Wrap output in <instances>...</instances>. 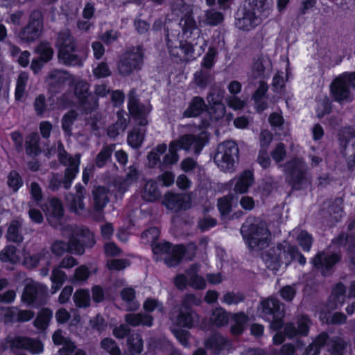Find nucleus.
<instances>
[{
  "label": "nucleus",
  "mask_w": 355,
  "mask_h": 355,
  "mask_svg": "<svg viewBox=\"0 0 355 355\" xmlns=\"http://www.w3.org/2000/svg\"><path fill=\"white\" fill-rule=\"evenodd\" d=\"M267 1H244L236 12V27L241 31L248 32L259 26L263 21L262 16L268 9Z\"/></svg>",
  "instance_id": "nucleus-1"
},
{
  "label": "nucleus",
  "mask_w": 355,
  "mask_h": 355,
  "mask_svg": "<svg viewBox=\"0 0 355 355\" xmlns=\"http://www.w3.org/2000/svg\"><path fill=\"white\" fill-rule=\"evenodd\" d=\"M262 318L270 322V328L277 332L272 337L273 344L282 345L286 336L279 330L284 326V310L282 309L283 304L277 298L270 297L260 303Z\"/></svg>",
  "instance_id": "nucleus-2"
},
{
  "label": "nucleus",
  "mask_w": 355,
  "mask_h": 355,
  "mask_svg": "<svg viewBox=\"0 0 355 355\" xmlns=\"http://www.w3.org/2000/svg\"><path fill=\"white\" fill-rule=\"evenodd\" d=\"M55 46L60 63L65 66L81 65L80 57L76 53L77 41L69 29L58 33Z\"/></svg>",
  "instance_id": "nucleus-3"
},
{
  "label": "nucleus",
  "mask_w": 355,
  "mask_h": 355,
  "mask_svg": "<svg viewBox=\"0 0 355 355\" xmlns=\"http://www.w3.org/2000/svg\"><path fill=\"white\" fill-rule=\"evenodd\" d=\"M145 49L143 45H136L128 47L121 55L118 62L119 73L123 76H127L135 71H139L144 65Z\"/></svg>",
  "instance_id": "nucleus-4"
},
{
  "label": "nucleus",
  "mask_w": 355,
  "mask_h": 355,
  "mask_svg": "<svg viewBox=\"0 0 355 355\" xmlns=\"http://www.w3.org/2000/svg\"><path fill=\"white\" fill-rule=\"evenodd\" d=\"M355 89V71L344 72L331 82L329 90L334 101L342 103L351 102L352 89Z\"/></svg>",
  "instance_id": "nucleus-5"
},
{
  "label": "nucleus",
  "mask_w": 355,
  "mask_h": 355,
  "mask_svg": "<svg viewBox=\"0 0 355 355\" xmlns=\"http://www.w3.org/2000/svg\"><path fill=\"white\" fill-rule=\"evenodd\" d=\"M241 234L251 250L263 248L268 244V229L261 223H245L241 228Z\"/></svg>",
  "instance_id": "nucleus-6"
},
{
  "label": "nucleus",
  "mask_w": 355,
  "mask_h": 355,
  "mask_svg": "<svg viewBox=\"0 0 355 355\" xmlns=\"http://www.w3.org/2000/svg\"><path fill=\"white\" fill-rule=\"evenodd\" d=\"M239 147L235 141H225L217 147L214 162L224 171L233 169L235 161L239 158Z\"/></svg>",
  "instance_id": "nucleus-7"
},
{
  "label": "nucleus",
  "mask_w": 355,
  "mask_h": 355,
  "mask_svg": "<svg viewBox=\"0 0 355 355\" xmlns=\"http://www.w3.org/2000/svg\"><path fill=\"white\" fill-rule=\"evenodd\" d=\"M48 288L37 282L27 283L21 294V300L28 307H40L46 302Z\"/></svg>",
  "instance_id": "nucleus-8"
},
{
  "label": "nucleus",
  "mask_w": 355,
  "mask_h": 355,
  "mask_svg": "<svg viewBox=\"0 0 355 355\" xmlns=\"http://www.w3.org/2000/svg\"><path fill=\"white\" fill-rule=\"evenodd\" d=\"M7 344L10 345V349L15 352V349H24L33 354H40L44 351V344L38 338L24 336H15L13 338L8 336L6 343H1V349L3 351L8 349Z\"/></svg>",
  "instance_id": "nucleus-9"
},
{
  "label": "nucleus",
  "mask_w": 355,
  "mask_h": 355,
  "mask_svg": "<svg viewBox=\"0 0 355 355\" xmlns=\"http://www.w3.org/2000/svg\"><path fill=\"white\" fill-rule=\"evenodd\" d=\"M284 171L286 181L293 189L300 190L306 182V169L301 159L294 157L286 162Z\"/></svg>",
  "instance_id": "nucleus-10"
},
{
  "label": "nucleus",
  "mask_w": 355,
  "mask_h": 355,
  "mask_svg": "<svg viewBox=\"0 0 355 355\" xmlns=\"http://www.w3.org/2000/svg\"><path fill=\"white\" fill-rule=\"evenodd\" d=\"M43 25L42 12L38 9L33 10L30 14L28 24L19 31V38L26 43L37 40L41 35Z\"/></svg>",
  "instance_id": "nucleus-11"
},
{
  "label": "nucleus",
  "mask_w": 355,
  "mask_h": 355,
  "mask_svg": "<svg viewBox=\"0 0 355 355\" xmlns=\"http://www.w3.org/2000/svg\"><path fill=\"white\" fill-rule=\"evenodd\" d=\"M340 254L333 252L325 253L324 251L318 252L311 259V263L313 268L320 271L323 277L332 275L335 266L341 261Z\"/></svg>",
  "instance_id": "nucleus-12"
},
{
  "label": "nucleus",
  "mask_w": 355,
  "mask_h": 355,
  "mask_svg": "<svg viewBox=\"0 0 355 355\" xmlns=\"http://www.w3.org/2000/svg\"><path fill=\"white\" fill-rule=\"evenodd\" d=\"M127 107L131 116L136 121H138V125L140 126H146L148 121L147 116L150 110H148L146 106L141 103L139 98L132 90L128 96Z\"/></svg>",
  "instance_id": "nucleus-13"
},
{
  "label": "nucleus",
  "mask_w": 355,
  "mask_h": 355,
  "mask_svg": "<svg viewBox=\"0 0 355 355\" xmlns=\"http://www.w3.org/2000/svg\"><path fill=\"white\" fill-rule=\"evenodd\" d=\"M127 107L131 116L136 121H138V125L140 126H146L148 121L147 116L150 110H148L146 106L141 103L139 98L132 90L128 96Z\"/></svg>",
  "instance_id": "nucleus-14"
},
{
  "label": "nucleus",
  "mask_w": 355,
  "mask_h": 355,
  "mask_svg": "<svg viewBox=\"0 0 355 355\" xmlns=\"http://www.w3.org/2000/svg\"><path fill=\"white\" fill-rule=\"evenodd\" d=\"M287 246L284 243H278L276 247L268 250L264 256V260L269 269L277 270L283 264L286 266Z\"/></svg>",
  "instance_id": "nucleus-15"
},
{
  "label": "nucleus",
  "mask_w": 355,
  "mask_h": 355,
  "mask_svg": "<svg viewBox=\"0 0 355 355\" xmlns=\"http://www.w3.org/2000/svg\"><path fill=\"white\" fill-rule=\"evenodd\" d=\"M332 243L346 250L349 258L348 268L355 273V238L344 234L338 235L332 240Z\"/></svg>",
  "instance_id": "nucleus-16"
},
{
  "label": "nucleus",
  "mask_w": 355,
  "mask_h": 355,
  "mask_svg": "<svg viewBox=\"0 0 355 355\" xmlns=\"http://www.w3.org/2000/svg\"><path fill=\"white\" fill-rule=\"evenodd\" d=\"M49 90L53 94L61 92L69 80V73L66 71L53 69L48 75Z\"/></svg>",
  "instance_id": "nucleus-17"
},
{
  "label": "nucleus",
  "mask_w": 355,
  "mask_h": 355,
  "mask_svg": "<svg viewBox=\"0 0 355 355\" xmlns=\"http://www.w3.org/2000/svg\"><path fill=\"white\" fill-rule=\"evenodd\" d=\"M199 315L193 309L180 307L176 317L177 324L180 327L192 329L197 326Z\"/></svg>",
  "instance_id": "nucleus-18"
},
{
  "label": "nucleus",
  "mask_w": 355,
  "mask_h": 355,
  "mask_svg": "<svg viewBox=\"0 0 355 355\" xmlns=\"http://www.w3.org/2000/svg\"><path fill=\"white\" fill-rule=\"evenodd\" d=\"M170 248L169 252H168L164 261L168 267L171 268L180 263L187 250L183 244L174 245L172 243V247Z\"/></svg>",
  "instance_id": "nucleus-19"
},
{
  "label": "nucleus",
  "mask_w": 355,
  "mask_h": 355,
  "mask_svg": "<svg viewBox=\"0 0 355 355\" xmlns=\"http://www.w3.org/2000/svg\"><path fill=\"white\" fill-rule=\"evenodd\" d=\"M207 109L204 98L197 96L191 98L188 107L183 112V116L185 118H196L203 114Z\"/></svg>",
  "instance_id": "nucleus-20"
},
{
  "label": "nucleus",
  "mask_w": 355,
  "mask_h": 355,
  "mask_svg": "<svg viewBox=\"0 0 355 355\" xmlns=\"http://www.w3.org/2000/svg\"><path fill=\"white\" fill-rule=\"evenodd\" d=\"M80 159L79 156L75 157H69V163L67 168L64 171L63 178V187L66 189H69L79 172V166Z\"/></svg>",
  "instance_id": "nucleus-21"
},
{
  "label": "nucleus",
  "mask_w": 355,
  "mask_h": 355,
  "mask_svg": "<svg viewBox=\"0 0 355 355\" xmlns=\"http://www.w3.org/2000/svg\"><path fill=\"white\" fill-rule=\"evenodd\" d=\"M109 190L104 186H98L92 190L94 209L96 211H101L109 202Z\"/></svg>",
  "instance_id": "nucleus-22"
},
{
  "label": "nucleus",
  "mask_w": 355,
  "mask_h": 355,
  "mask_svg": "<svg viewBox=\"0 0 355 355\" xmlns=\"http://www.w3.org/2000/svg\"><path fill=\"white\" fill-rule=\"evenodd\" d=\"M162 203L168 209L178 211L185 209L186 200L180 193L168 192L164 195Z\"/></svg>",
  "instance_id": "nucleus-23"
},
{
  "label": "nucleus",
  "mask_w": 355,
  "mask_h": 355,
  "mask_svg": "<svg viewBox=\"0 0 355 355\" xmlns=\"http://www.w3.org/2000/svg\"><path fill=\"white\" fill-rule=\"evenodd\" d=\"M230 345V340L219 333L211 335L205 341V346L207 349L214 350L218 353Z\"/></svg>",
  "instance_id": "nucleus-24"
},
{
  "label": "nucleus",
  "mask_w": 355,
  "mask_h": 355,
  "mask_svg": "<svg viewBox=\"0 0 355 355\" xmlns=\"http://www.w3.org/2000/svg\"><path fill=\"white\" fill-rule=\"evenodd\" d=\"M254 180L253 171L245 170L238 178L234 187V191L235 193L241 194L247 193L249 187L253 184Z\"/></svg>",
  "instance_id": "nucleus-25"
},
{
  "label": "nucleus",
  "mask_w": 355,
  "mask_h": 355,
  "mask_svg": "<svg viewBox=\"0 0 355 355\" xmlns=\"http://www.w3.org/2000/svg\"><path fill=\"white\" fill-rule=\"evenodd\" d=\"M40 138L37 132H33L28 134L25 140V150L28 155L37 157L42 153L40 146Z\"/></svg>",
  "instance_id": "nucleus-26"
},
{
  "label": "nucleus",
  "mask_w": 355,
  "mask_h": 355,
  "mask_svg": "<svg viewBox=\"0 0 355 355\" xmlns=\"http://www.w3.org/2000/svg\"><path fill=\"white\" fill-rule=\"evenodd\" d=\"M49 103V110H63L70 107L73 105V101L67 93H63L60 96L55 98L53 95L49 96L47 99Z\"/></svg>",
  "instance_id": "nucleus-27"
},
{
  "label": "nucleus",
  "mask_w": 355,
  "mask_h": 355,
  "mask_svg": "<svg viewBox=\"0 0 355 355\" xmlns=\"http://www.w3.org/2000/svg\"><path fill=\"white\" fill-rule=\"evenodd\" d=\"M21 223L17 220H12L7 229L6 238L8 241L19 244L23 242L24 236L20 232Z\"/></svg>",
  "instance_id": "nucleus-28"
},
{
  "label": "nucleus",
  "mask_w": 355,
  "mask_h": 355,
  "mask_svg": "<svg viewBox=\"0 0 355 355\" xmlns=\"http://www.w3.org/2000/svg\"><path fill=\"white\" fill-rule=\"evenodd\" d=\"M73 300L78 309H85L91 305V295L89 289L78 288L73 295Z\"/></svg>",
  "instance_id": "nucleus-29"
},
{
  "label": "nucleus",
  "mask_w": 355,
  "mask_h": 355,
  "mask_svg": "<svg viewBox=\"0 0 355 355\" xmlns=\"http://www.w3.org/2000/svg\"><path fill=\"white\" fill-rule=\"evenodd\" d=\"M115 148L116 145L114 144L104 145L102 147L101 150L95 157V165L97 168H102L107 164L108 161L111 159L112 155Z\"/></svg>",
  "instance_id": "nucleus-30"
},
{
  "label": "nucleus",
  "mask_w": 355,
  "mask_h": 355,
  "mask_svg": "<svg viewBox=\"0 0 355 355\" xmlns=\"http://www.w3.org/2000/svg\"><path fill=\"white\" fill-rule=\"evenodd\" d=\"M161 197V192L158 188L156 181L150 180L146 182L144 186V190L142 198L144 200L148 202H155Z\"/></svg>",
  "instance_id": "nucleus-31"
},
{
  "label": "nucleus",
  "mask_w": 355,
  "mask_h": 355,
  "mask_svg": "<svg viewBox=\"0 0 355 355\" xmlns=\"http://www.w3.org/2000/svg\"><path fill=\"white\" fill-rule=\"evenodd\" d=\"M67 279V275L66 272L62 270L59 267L55 266L52 270L51 275V293L53 294L58 292L62 288Z\"/></svg>",
  "instance_id": "nucleus-32"
},
{
  "label": "nucleus",
  "mask_w": 355,
  "mask_h": 355,
  "mask_svg": "<svg viewBox=\"0 0 355 355\" xmlns=\"http://www.w3.org/2000/svg\"><path fill=\"white\" fill-rule=\"evenodd\" d=\"M229 322V313L225 309L219 306L213 310L210 316V322L218 328L225 327Z\"/></svg>",
  "instance_id": "nucleus-33"
},
{
  "label": "nucleus",
  "mask_w": 355,
  "mask_h": 355,
  "mask_svg": "<svg viewBox=\"0 0 355 355\" xmlns=\"http://www.w3.org/2000/svg\"><path fill=\"white\" fill-rule=\"evenodd\" d=\"M52 318V310L49 308H42L38 312L37 317L33 322V324L40 330H45L48 328Z\"/></svg>",
  "instance_id": "nucleus-34"
},
{
  "label": "nucleus",
  "mask_w": 355,
  "mask_h": 355,
  "mask_svg": "<svg viewBox=\"0 0 355 355\" xmlns=\"http://www.w3.org/2000/svg\"><path fill=\"white\" fill-rule=\"evenodd\" d=\"M347 343L340 336L331 337L327 351L331 355H343L347 349Z\"/></svg>",
  "instance_id": "nucleus-35"
},
{
  "label": "nucleus",
  "mask_w": 355,
  "mask_h": 355,
  "mask_svg": "<svg viewBox=\"0 0 355 355\" xmlns=\"http://www.w3.org/2000/svg\"><path fill=\"white\" fill-rule=\"evenodd\" d=\"M78 114L74 110L66 112L61 120V126L65 135L70 137L72 135L73 125Z\"/></svg>",
  "instance_id": "nucleus-36"
},
{
  "label": "nucleus",
  "mask_w": 355,
  "mask_h": 355,
  "mask_svg": "<svg viewBox=\"0 0 355 355\" xmlns=\"http://www.w3.org/2000/svg\"><path fill=\"white\" fill-rule=\"evenodd\" d=\"M89 85L86 81H78L74 86V95L80 105H84L88 100Z\"/></svg>",
  "instance_id": "nucleus-37"
},
{
  "label": "nucleus",
  "mask_w": 355,
  "mask_h": 355,
  "mask_svg": "<svg viewBox=\"0 0 355 355\" xmlns=\"http://www.w3.org/2000/svg\"><path fill=\"white\" fill-rule=\"evenodd\" d=\"M35 52L46 63L52 60L54 55L53 49L48 41L40 42L37 45Z\"/></svg>",
  "instance_id": "nucleus-38"
},
{
  "label": "nucleus",
  "mask_w": 355,
  "mask_h": 355,
  "mask_svg": "<svg viewBox=\"0 0 355 355\" xmlns=\"http://www.w3.org/2000/svg\"><path fill=\"white\" fill-rule=\"evenodd\" d=\"M234 200V196L230 193L218 199L217 208L222 217H225L232 212Z\"/></svg>",
  "instance_id": "nucleus-39"
},
{
  "label": "nucleus",
  "mask_w": 355,
  "mask_h": 355,
  "mask_svg": "<svg viewBox=\"0 0 355 355\" xmlns=\"http://www.w3.org/2000/svg\"><path fill=\"white\" fill-rule=\"evenodd\" d=\"M288 259H286V266L290 265L292 261H297L299 264L304 266L306 263V259L302 254L298 248L295 245L288 244L287 246Z\"/></svg>",
  "instance_id": "nucleus-40"
},
{
  "label": "nucleus",
  "mask_w": 355,
  "mask_h": 355,
  "mask_svg": "<svg viewBox=\"0 0 355 355\" xmlns=\"http://www.w3.org/2000/svg\"><path fill=\"white\" fill-rule=\"evenodd\" d=\"M127 345L130 352L132 354H139L144 349V341L139 334L130 335L127 338Z\"/></svg>",
  "instance_id": "nucleus-41"
},
{
  "label": "nucleus",
  "mask_w": 355,
  "mask_h": 355,
  "mask_svg": "<svg viewBox=\"0 0 355 355\" xmlns=\"http://www.w3.org/2000/svg\"><path fill=\"white\" fill-rule=\"evenodd\" d=\"M120 295L122 300L129 305V311H135L139 308L138 303L134 302L136 297V292L133 288L126 287L123 288Z\"/></svg>",
  "instance_id": "nucleus-42"
},
{
  "label": "nucleus",
  "mask_w": 355,
  "mask_h": 355,
  "mask_svg": "<svg viewBox=\"0 0 355 355\" xmlns=\"http://www.w3.org/2000/svg\"><path fill=\"white\" fill-rule=\"evenodd\" d=\"M33 107L35 114L39 117H44L47 112H51L49 110V103L47 104L46 99L44 94H39L33 102Z\"/></svg>",
  "instance_id": "nucleus-43"
},
{
  "label": "nucleus",
  "mask_w": 355,
  "mask_h": 355,
  "mask_svg": "<svg viewBox=\"0 0 355 355\" xmlns=\"http://www.w3.org/2000/svg\"><path fill=\"white\" fill-rule=\"evenodd\" d=\"M144 137V133L139 128H134L128 135V144L132 148L137 149L141 146Z\"/></svg>",
  "instance_id": "nucleus-44"
},
{
  "label": "nucleus",
  "mask_w": 355,
  "mask_h": 355,
  "mask_svg": "<svg viewBox=\"0 0 355 355\" xmlns=\"http://www.w3.org/2000/svg\"><path fill=\"white\" fill-rule=\"evenodd\" d=\"M8 187L15 193L17 192L24 185V181L19 173L15 170H12L7 178Z\"/></svg>",
  "instance_id": "nucleus-45"
},
{
  "label": "nucleus",
  "mask_w": 355,
  "mask_h": 355,
  "mask_svg": "<svg viewBox=\"0 0 355 355\" xmlns=\"http://www.w3.org/2000/svg\"><path fill=\"white\" fill-rule=\"evenodd\" d=\"M51 207L50 216L52 218L61 219L64 216V207L62 201L56 198L53 197L49 201Z\"/></svg>",
  "instance_id": "nucleus-46"
},
{
  "label": "nucleus",
  "mask_w": 355,
  "mask_h": 355,
  "mask_svg": "<svg viewBox=\"0 0 355 355\" xmlns=\"http://www.w3.org/2000/svg\"><path fill=\"white\" fill-rule=\"evenodd\" d=\"M78 237L79 236L72 235L69 236L68 244L69 252H75L78 255H81L85 252V248L86 246L82 240H80Z\"/></svg>",
  "instance_id": "nucleus-47"
},
{
  "label": "nucleus",
  "mask_w": 355,
  "mask_h": 355,
  "mask_svg": "<svg viewBox=\"0 0 355 355\" xmlns=\"http://www.w3.org/2000/svg\"><path fill=\"white\" fill-rule=\"evenodd\" d=\"M46 254H48V251L42 249L37 253L25 257L24 264L30 268H35L39 266L40 261L46 258Z\"/></svg>",
  "instance_id": "nucleus-48"
},
{
  "label": "nucleus",
  "mask_w": 355,
  "mask_h": 355,
  "mask_svg": "<svg viewBox=\"0 0 355 355\" xmlns=\"http://www.w3.org/2000/svg\"><path fill=\"white\" fill-rule=\"evenodd\" d=\"M91 275L89 269L85 265H81L75 269L74 274L71 278L73 283L86 282Z\"/></svg>",
  "instance_id": "nucleus-49"
},
{
  "label": "nucleus",
  "mask_w": 355,
  "mask_h": 355,
  "mask_svg": "<svg viewBox=\"0 0 355 355\" xmlns=\"http://www.w3.org/2000/svg\"><path fill=\"white\" fill-rule=\"evenodd\" d=\"M297 241L304 252H309L313 243V237L306 230H302L297 237Z\"/></svg>",
  "instance_id": "nucleus-50"
},
{
  "label": "nucleus",
  "mask_w": 355,
  "mask_h": 355,
  "mask_svg": "<svg viewBox=\"0 0 355 355\" xmlns=\"http://www.w3.org/2000/svg\"><path fill=\"white\" fill-rule=\"evenodd\" d=\"M181 21H183L182 33L184 35H191L194 30L197 29L196 20L191 14L187 13L182 18Z\"/></svg>",
  "instance_id": "nucleus-51"
},
{
  "label": "nucleus",
  "mask_w": 355,
  "mask_h": 355,
  "mask_svg": "<svg viewBox=\"0 0 355 355\" xmlns=\"http://www.w3.org/2000/svg\"><path fill=\"white\" fill-rule=\"evenodd\" d=\"M130 262L127 259H112L108 260L106 263V267L110 270L121 271L129 266Z\"/></svg>",
  "instance_id": "nucleus-52"
},
{
  "label": "nucleus",
  "mask_w": 355,
  "mask_h": 355,
  "mask_svg": "<svg viewBox=\"0 0 355 355\" xmlns=\"http://www.w3.org/2000/svg\"><path fill=\"white\" fill-rule=\"evenodd\" d=\"M311 320L306 315H302L297 321V330L298 336H306L309 333Z\"/></svg>",
  "instance_id": "nucleus-53"
},
{
  "label": "nucleus",
  "mask_w": 355,
  "mask_h": 355,
  "mask_svg": "<svg viewBox=\"0 0 355 355\" xmlns=\"http://www.w3.org/2000/svg\"><path fill=\"white\" fill-rule=\"evenodd\" d=\"M17 248L10 245L4 248L0 252V260L6 263H14L16 257Z\"/></svg>",
  "instance_id": "nucleus-54"
},
{
  "label": "nucleus",
  "mask_w": 355,
  "mask_h": 355,
  "mask_svg": "<svg viewBox=\"0 0 355 355\" xmlns=\"http://www.w3.org/2000/svg\"><path fill=\"white\" fill-rule=\"evenodd\" d=\"M217 54L218 52L216 48L213 46L209 47L207 52L202 60L201 64L202 67L207 69H211L215 64V59Z\"/></svg>",
  "instance_id": "nucleus-55"
},
{
  "label": "nucleus",
  "mask_w": 355,
  "mask_h": 355,
  "mask_svg": "<svg viewBox=\"0 0 355 355\" xmlns=\"http://www.w3.org/2000/svg\"><path fill=\"white\" fill-rule=\"evenodd\" d=\"M77 236L83 239L82 241L85 243L86 248H91L94 246L96 240L94 234L87 227L80 229Z\"/></svg>",
  "instance_id": "nucleus-56"
},
{
  "label": "nucleus",
  "mask_w": 355,
  "mask_h": 355,
  "mask_svg": "<svg viewBox=\"0 0 355 355\" xmlns=\"http://www.w3.org/2000/svg\"><path fill=\"white\" fill-rule=\"evenodd\" d=\"M94 77L97 79L107 78L111 76L112 72L107 63L101 62L92 70Z\"/></svg>",
  "instance_id": "nucleus-57"
},
{
  "label": "nucleus",
  "mask_w": 355,
  "mask_h": 355,
  "mask_svg": "<svg viewBox=\"0 0 355 355\" xmlns=\"http://www.w3.org/2000/svg\"><path fill=\"white\" fill-rule=\"evenodd\" d=\"M171 331L178 341L183 347H187L189 346L191 334L188 330L175 328L173 329Z\"/></svg>",
  "instance_id": "nucleus-58"
},
{
  "label": "nucleus",
  "mask_w": 355,
  "mask_h": 355,
  "mask_svg": "<svg viewBox=\"0 0 355 355\" xmlns=\"http://www.w3.org/2000/svg\"><path fill=\"white\" fill-rule=\"evenodd\" d=\"M140 175L141 172L135 164L130 165L128 167V172L126 173L123 182L128 185H131L139 180Z\"/></svg>",
  "instance_id": "nucleus-59"
},
{
  "label": "nucleus",
  "mask_w": 355,
  "mask_h": 355,
  "mask_svg": "<svg viewBox=\"0 0 355 355\" xmlns=\"http://www.w3.org/2000/svg\"><path fill=\"white\" fill-rule=\"evenodd\" d=\"M245 299V297L242 293L227 292L223 295V302L227 305L238 304L240 302H243Z\"/></svg>",
  "instance_id": "nucleus-60"
},
{
  "label": "nucleus",
  "mask_w": 355,
  "mask_h": 355,
  "mask_svg": "<svg viewBox=\"0 0 355 355\" xmlns=\"http://www.w3.org/2000/svg\"><path fill=\"white\" fill-rule=\"evenodd\" d=\"M332 110V103L329 98L326 96L316 109V116L319 119L331 113Z\"/></svg>",
  "instance_id": "nucleus-61"
},
{
  "label": "nucleus",
  "mask_w": 355,
  "mask_h": 355,
  "mask_svg": "<svg viewBox=\"0 0 355 355\" xmlns=\"http://www.w3.org/2000/svg\"><path fill=\"white\" fill-rule=\"evenodd\" d=\"M270 156L277 164L284 161L286 156V150L284 144L279 142L275 149L271 151Z\"/></svg>",
  "instance_id": "nucleus-62"
},
{
  "label": "nucleus",
  "mask_w": 355,
  "mask_h": 355,
  "mask_svg": "<svg viewBox=\"0 0 355 355\" xmlns=\"http://www.w3.org/2000/svg\"><path fill=\"white\" fill-rule=\"evenodd\" d=\"M51 250L55 257H61L65 252H69L68 242L57 240L52 243Z\"/></svg>",
  "instance_id": "nucleus-63"
},
{
  "label": "nucleus",
  "mask_w": 355,
  "mask_h": 355,
  "mask_svg": "<svg viewBox=\"0 0 355 355\" xmlns=\"http://www.w3.org/2000/svg\"><path fill=\"white\" fill-rule=\"evenodd\" d=\"M194 79L198 87L205 88L211 81V75L208 71L201 70L195 73Z\"/></svg>",
  "instance_id": "nucleus-64"
}]
</instances>
